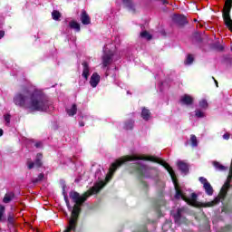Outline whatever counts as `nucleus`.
<instances>
[{
    "label": "nucleus",
    "mask_w": 232,
    "mask_h": 232,
    "mask_svg": "<svg viewBox=\"0 0 232 232\" xmlns=\"http://www.w3.org/2000/svg\"><path fill=\"white\" fill-rule=\"evenodd\" d=\"M137 171H138L139 175H140L141 177H150V175L148 173H150L151 171V169H150L146 165H140L137 169Z\"/></svg>",
    "instance_id": "6"
},
{
    "label": "nucleus",
    "mask_w": 232,
    "mask_h": 232,
    "mask_svg": "<svg viewBox=\"0 0 232 232\" xmlns=\"http://www.w3.org/2000/svg\"><path fill=\"white\" fill-rule=\"evenodd\" d=\"M182 211H184V209L179 208L176 214H172L176 224H180V218H182Z\"/></svg>",
    "instance_id": "13"
},
{
    "label": "nucleus",
    "mask_w": 232,
    "mask_h": 232,
    "mask_svg": "<svg viewBox=\"0 0 232 232\" xmlns=\"http://www.w3.org/2000/svg\"><path fill=\"white\" fill-rule=\"evenodd\" d=\"M79 124H80V126H81L82 128V126H84V122H82V121L80 122Z\"/></svg>",
    "instance_id": "34"
},
{
    "label": "nucleus",
    "mask_w": 232,
    "mask_h": 232,
    "mask_svg": "<svg viewBox=\"0 0 232 232\" xmlns=\"http://www.w3.org/2000/svg\"><path fill=\"white\" fill-rule=\"evenodd\" d=\"M193 61H195V58H193V55L188 54V55L187 56L186 61H185V64H192V63H193Z\"/></svg>",
    "instance_id": "21"
},
{
    "label": "nucleus",
    "mask_w": 232,
    "mask_h": 232,
    "mask_svg": "<svg viewBox=\"0 0 232 232\" xmlns=\"http://www.w3.org/2000/svg\"><path fill=\"white\" fill-rule=\"evenodd\" d=\"M3 215H5V206L0 205V220L3 218Z\"/></svg>",
    "instance_id": "26"
},
{
    "label": "nucleus",
    "mask_w": 232,
    "mask_h": 232,
    "mask_svg": "<svg viewBox=\"0 0 232 232\" xmlns=\"http://www.w3.org/2000/svg\"><path fill=\"white\" fill-rule=\"evenodd\" d=\"M180 102L182 104H186L187 106H189V104L193 103V98L188 94H185L184 96L181 97Z\"/></svg>",
    "instance_id": "10"
},
{
    "label": "nucleus",
    "mask_w": 232,
    "mask_h": 232,
    "mask_svg": "<svg viewBox=\"0 0 232 232\" xmlns=\"http://www.w3.org/2000/svg\"><path fill=\"white\" fill-rule=\"evenodd\" d=\"M69 26L70 28H72V30H75L76 32H81V24H79V23L75 21L70 22Z\"/></svg>",
    "instance_id": "16"
},
{
    "label": "nucleus",
    "mask_w": 232,
    "mask_h": 232,
    "mask_svg": "<svg viewBox=\"0 0 232 232\" xmlns=\"http://www.w3.org/2000/svg\"><path fill=\"white\" fill-rule=\"evenodd\" d=\"M41 160H43V154L38 153L36 155V160H35L34 162L32 161V160L27 161L28 169H34V168H35V167L36 168H41V166H43V161H41Z\"/></svg>",
    "instance_id": "3"
},
{
    "label": "nucleus",
    "mask_w": 232,
    "mask_h": 232,
    "mask_svg": "<svg viewBox=\"0 0 232 232\" xmlns=\"http://www.w3.org/2000/svg\"><path fill=\"white\" fill-rule=\"evenodd\" d=\"M121 1L123 5L126 6V8L130 10V12H135V5L131 0H121Z\"/></svg>",
    "instance_id": "11"
},
{
    "label": "nucleus",
    "mask_w": 232,
    "mask_h": 232,
    "mask_svg": "<svg viewBox=\"0 0 232 232\" xmlns=\"http://www.w3.org/2000/svg\"><path fill=\"white\" fill-rule=\"evenodd\" d=\"M143 231H144V232H148V231L146 230V227L143 228Z\"/></svg>",
    "instance_id": "37"
},
{
    "label": "nucleus",
    "mask_w": 232,
    "mask_h": 232,
    "mask_svg": "<svg viewBox=\"0 0 232 232\" xmlns=\"http://www.w3.org/2000/svg\"><path fill=\"white\" fill-rule=\"evenodd\" d=\"M5 37V31H0V39Z\"/></svg>",
    "instance_id": "32"
},
{
    "label": "nucleus",
    "mask_w": 232,
    "mask_h": 232,
    "mask_svg": "<svg viewBox=\"0 0 232 232\" xmlns=\"http://www.w3.org/2000/svg\"><path fill=\"white\" fill-rule=\"evenodd\" d=\"M81 21L83 24H90V23H92V19L90 18V15H88V13H86L85 10L82 11Z\"/></svg>",
    "instance_id": "8"
},
{
    "label": "nucleus",
    "mask_w": 232,
    "mask_h": 232,
    "mask_svg": "<svg viewBox=\"0 0 232 232\" xmlns=\"http://www.w3.org/2000/svg\"><path fill=\"white\" fill-rule=\"evenodd\" d=\"M52 17L54 21H59L61 17V13H59V11H53Z\"/></svg>",
    "instance_id": "20"
},
{
    "label": "nucleus",
    "mask_w": 232,
    "mask_h": 232,
    "mask_svg": "<svg viewBox=\"0 0 232 232\" xmlns=\"http://www.w3.org/2000/svg\"><path fill=\"white\" fill-rule=\"evenodd\" d=\"M82 65V77H83L85 81H88V77H90V64L87 62H83Z\"/></svg>",
    "instance_id": "7"
},
{
    "label": "nucleus",
    "mask_w": 232,
    "mask_h": 232,
    "mask_svg": "<svg viewBox=\"0 0 232 232\" xmlns=\"http://www.w3.org/2000/svg\"><path fill=\"white\" fill-rule=\"evenodd\" d=\"M196 117H198L199 119H202V117H205L204 112L202 111H196Z\"/></svg>",
    "instance_id": "24"
},
{
    "label": "nucleus",
    "mask_w": 232,
    "mask_h": 232,
    "mask_svg": "<svg viewBox=\"0 0 232 232\" xmlns=\"http://www.w3.org/2000/svg\"><path fill=\"white\" fill-rule=\"evenodd\" d=\"M14 192H7L4 197L3 202L5 204H8L9 202H12V200H14Z\"/></svg>",
    "instance_id": "12"
},
{
    "label": "nucleus",
    "mask_w": 232,
    "mask_h": 232,
    "mask_svg": "<svg viewBox=\"0 0 232 232\" xmlns=\"http://www.w3.org/2000/svg\"><path fill=\"white\" fill-rule=\"evenodd\" d=\"M176 17H182V16H176Z\"/></svg>",
    "instance_id": "39"
},
{
    "label": "nucleus",
    "mask_w": 232,
    "mask_h": 232,
    "mask_svg": "<svg viewBox=\"0 0 232 232\" xmlns=\"http://www.w3.org/2000/svg\"><path fill=\"white\" fill-rule=\"evenodd\" d=\"M199 106H200V108H206V107L208 106V101L202 100V101L199 102Z\"/></svg>",
    "instance_id": "25"
},
{
    "label": "nucleus",
    "mask_w": 232,
    "mask_h": 232,
    "mask_svg": "<svg viewBox=\"0 0 232 232\" xmlns=\"http://www.w3.org/2000/svg\"><path fill=\"white\" fill-rule=\"evenodd\" d=\"M179 24H184L186 22H178Z\"/></svg>",
    "instance_id": "36"
},
{
    "label": "nucleus",
    "mask_w": 232,
    "mask_h": 232,
    "mask_svg": "<svg viewBox=\"0 0 232 232\" xmlns=\"http://www.w3.org/2000/svg\"><path fill=\"white\" fill-rule=\"evenodd\" d=\"M178 168L184 175H187L188 171H189V167L184 161H178Z\"/></svg>",
    "instance_id": "9"
},
{
    "label": "nucleus",
    "mask_w": 232,
    "mask_h": 232,
    "mask_svg": "<svg viewBox=\"0 0 232 232\" xmlns=\"http://www.w3.org/2000/svg\"><path fill=\"white\" fill-rule=\"evenodd\" d=\"M34 146L35 148H43V142H36Z\"/></svg>",
    "instance_id": "30"
},
{
    "label": "nucleus",
    "mask_w": 232,
    "mask_h": 232,
    "mask_svg": "<svg viewBox=\"0 0 232 232\" xmlns=\"http://www.w3.org/2000/svg\"><path fill=\"white\" fill-rule=\"evenodd\" d=\"M67 113L70 117H73L77 113V105L73 104L70 109H67Z\"/></svg>",
    "instance_id": "17"
},
{
    "label": "nucleus",
    "mask_w": 232,
    "mask_h": 232,
    "mask_svg": "<svg viewBox=\"0 0 232 232\" xmlns=\"http://www.w3.org/2000/svg\"><path fill=\"white\" fill-rule=\"evenodd\" d=\"M13 101L15 106L24 108L31 113L34 111H48V110L53 108L46 97L35 90L24 89L16 93Z\"/></svg>",
    "instance_id": "1"
},
{
    "label": "nucleus",
    "mask_w": 232,
    "mask_h": 232,
    "mask_svg": "<svg viewBox=\"0 0 232 232\" xmlns=\"http://www.w3.org/2000/svg\"><path fill=\"white\" fill-rule=\"evenodd\" d=\"M163 3H166V0H164Z\"/></svg>",
    "instance_id": "38"
},
{
    "label": "nucleus",
    "mask_w": 232,
    "mask_h": 232,
    "mask_svg": "<svg viewBox=\"0 0 232 232\" xmlns=\"http://www.w3.org/2000/svg\"><path fill=\"white\" fill-rule=\"evenodd\" d=\"M0 137H3V129H0Z\"/></svg>",
    "instance_id": "33"
},
{
    "label": "nucleus",
    "mask_w": 232,
    "mask_h": 232,
    "mask_svg": "<svg viewBox=\"0 0 232 232\" xmlns=\"http://www.w3.org/2000/svg\"><path fill=\"white\" fill-rule=\"evenodd\" d=\"M125 130H133V121L125 123Z\"/></svg>",
    "instance_id": "23"
},
{
    "label": "nucleus",
    "mask_w": 232,
    "mask_h": 232,
    "mask_svg": "<svg viewBox=\"0 0 232 232\" xmlns=\"http://www.w3.org/2000/svg\"><path fill=\"white\" fill-rule=\"evenodd\" d=\"M44 179V174H39L36 179H33L34 184H37V182H41Z\"/></svg>",
    "instance_id": "22"
},
{
    "label": "nucleus",
    "mask_w": 232,
    "mask_h": 232,
    "mask_svg": "<svg viewBox=\"0 0 232 232\" xmlns=\"http://www.w3.org/2000/svg\"><path fill=\"white\" fill-rule=\"evenodd\" d=\"M140 37H142L143 39H147V41H150L151 34H150V33H148L147 31H143L140 33Z\"/></svg>",
    "instance_id": "19"
},
{
    "label": "nucleus",
    "mask_w": 232,
    "mask_h": 232,
    "mask_svg": "<svg viewBox=\"0 0 232 232\" xmlns=\"http://www.w3.org/2000/svg\"><path fill=\"white\" fill-rule=\"evenodd\" d=\"M223 139H225V140H229V134L228 133L224 134Z\"/></svg>",
    "instance_id": "31"
},
{
    "label": "nucleus",
    "mask_w": 232,
    "mask_h": 232,
    "mask_svg": "<svg viewBox=\"0 0 232 232\" xmlns=\"http://www.w3.org/2000/svg\"><path fill=\"white\" fill-rule=\"evenodd\" d=\"M213 166L217 169V171H226V169H227V167L220 164V162L218 161H214Z\"/></svg>",
    "instance_id": "15"
},
{
    "label": "nucleus",
    "mask_w": 232,
    "mask_h": 232,
    "mask_svg": "<svg viewBox=\"0 0 232 232\" xmlns=\"http://www.w3.org/2000/svg\"><path fill=\"white\" fill-rule=\"evenodd\" d=\"M216 86L218 87V82L215 80Z\"/></svg>",
    "instance_id": "35"
},
{
    "label": "nucleus",
    "mask_w": 232,
    "mask_h": 232,
    "mask_svg": "<svg viewBox=\"0 0 232 232\" xmlns=\"http://www.w3.org/2000/svg\"><path fill=\"white\" fill-rule=\"evenodd\" d=\"M99 82H101V75L97 72H93L90 79L92 88H97Z\"/></svg>",
    "instance_id": "5"
},
{
    "label": "nucleus",
    "mask_w": 232,
    "mask_h": 232,
    "mask_svg": "<svg viewBox=\"0 0 232 232\" xmlns=\"http://www.w3.org/2000/svg\"><path fill=\"white\" fill-rule=\"evenodd\" d=\"M4 119H5V122H6V124H10V114H5L4 116Z\"/></svg>",
    "instance_id": "27"
},
{
    "label": "nucleus",
    "mask_w": 232,
    "mask_h": 232,
    "mask_svg": "<svg viewBox=\"0 0 232 232\" xmlns=\"http://www.w3.org/2000/svg\"><path fill=\"white\" fill-rule=\"evenodd\" d=\"M141 117L144 121H150V118L151 117V112H150V110L143 108L141 111Z\"/></svg>",
    "instance_id": "14"
},
{
    "label": "nucleus",
    "mask_w": 232,
    "mask_h": 232,
    "mask_svg": "<svg viewBox=\"0 0 232 232\" xmlns=\"http://www.w3.org/2000/svg\"><path fill=\"white\" fill-rule=\"evenodd\" d=\"M111 57H113V52L108 51V45H105L103 47V56H102L103 68L110 66L111 63Z\"/></svg>",
    "instance_id": "2"
},
{
    "label": "nucleus",
    "mask_w": 232,
    "mask_h": 232,
    "mask_svg": "<svg viewBox=\"0 0 232 232\" xmlns=\"http://www.w3.org/2000/svg\"><path fill=\"white\" fill-rule=\"evenodd\" d=\"M166 227H171V223H165L162 227V229H166Z\"/></svg>",
    "instance_id": "29"
},
{
    "label": "nucleus",
    "mask_w": 232,
    "mask_h": 232,
    "mask_svg": "<svg viewBox=\"0 0 232 232\" xmlns=\"http://www.w3.org/2000/svg\"><path fill=\"white\" fill-rule=\"evenodd\" d=\"M199 182L203 184V189L205 192L208 195V197H211L213 195V187L211 186V183L208 181V179L204 177L199 178Z\"/></svg>",
    "instance_id": "4"
},
{
    "label": "nucleus",
    "mask_w": 232,
    "mask_h": 232,
    "mask_svg": "<svg viewBox=\"0 0 232 232\" xmlns=\"http://www.w3.org/2000/svg\"><path fill=\"white\" fill-rule=\"evenodd\" d=\"M190 142H191L192 148H197V146H198V140H197V136L192 134L190 136Z\"/></svg>",
    "instance_id": "18"
},
{
    "label": "nucleus",
    "mask_w": 232,
    "mask_h": 232,
    "mask_svg": "<svg viewBox=\"0 0 232 232\" xmlns=\"http://www.w3.org/2000/svg\"><path fill=\"white\" fill-rule=\"evenodd\" d=\"M7 220H8L9 224H14V216L9 214L8 218H7Z\"/></svg>",
    "instance_id": "28"
}]
</instances>
